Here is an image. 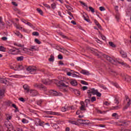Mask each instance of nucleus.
<instances>
[{"label": "nucleus", "mask_w": 131, "mask_h": 131, "mask_svg": "<svg viewBox=\"0 0 131 131\" xmlns=\"http://www.w3.org/2000/svg\"><path fill=\"white\" fill-rule=\"evenodd\" d=\"M17 29H19V30H21V31L24 32L25 31V30L23 29V28L19 25L16 26Z\"/></svg>", "instance_id": "27"}, {"label": "nucleus", "mask_w": 131, "mask_h": 131, "mask_svg": "<svg viewBox=\"0 0 131 131\" xmlns=\"http://www.w3.org/2000/svg\"><path fill=\"white\" fill-rule=\"evenodd\" d=\"M29 51H31L32 52L37 51V48H36V46H32L29 49Z\"/></svg>", "instance_id": "17"}, {"label": "nucleus", "mask_w": 131, "mask_h": 131, "mask_svg": "<svg viewBox=\"0 0 131 131\" xmlns=\"http://www.w3.org/2000/svg\"><path fill=\"white\" fill-rule=\"evenodd\" d=\"M36 10L37 12H38V13L40 14V15H41V16H43V12H42V10H41V9L39 8H37Z\"/></svg>", "instance_id": "22"}, {"label": "nucleus", "mask_w": 131, "mask_h": 131, "mask_svg": "<svg viewBox=\"0 0 131 131\" xmlns=\"http://www.w3.org/2000/svg\"><path fill=\"white\" fill-rule=\"evenodd\" d=\"M94 23H95L96 25L98 27V28L99 29H102V27L101 26L100 24H99V22H98V20H95Z\"/></svg>", "instance_id": "21"}, {"label": "nucleus", "mask_w": 131, "mask_h": 131, "mask_svg": "<svg viewBox=\"0 0 131 131\" xmlns=\"http://www.w3.org/2000/svg\"><path fill=\"white\" fill-rule=\"evenodd\" d=\"M70 83L71 84V85H73V86H76V85H77V81L76 80L74 79H71L70 80Z\"/></svg>", "instance_id": "13"}, {"label": "nucleus", "mask_w": 131, "mask_h": 131, "mask_svg": "<svg viewBox=\"0 0 131 131\" xmlns=\"http://www.w3.org/2000/svg\"><path fill=\"white\" fill-rule=\"evenodd\" d=\"M43 102V100H39L37 101V105L38 106H41V104Z\"/></svg>", "instance_id": "25"}, {"label": "nucleus", "mask_w": 131, "mask_h": 131, "mask_svg": "<svg viewBox=\"0 0 131 131\" xmlns=\"http://www.w3.org/2000/svg\"><path fill=\"white\" fill-rule=\"evenodd\" d=\"M50 93L52 94L54 96H62V93L60 92H58L57 91L54 90H51Z\"/></svg>", "instance_id": "12"}, {"label": "nucleus", "mask_w": 131, "mask_h": 131, "mask_svg": "<svg viewBox=\"0 0 131 131\" xmlns=\"http://www.w3.org/2000/svg\"><path fill=\"white\" fill-rule=\"evenodd\" d=\"M27 25H28V26H30V27H32V24L29 22H28L26 24Z\"/></svg>", "instance_id": "61"}, {"label": "nucleus", "mask_w": 131, "mask_h": 131, "mask_svg": "<svg viewBox=\"0 0 131 131\" xmlns=\"http://www.w3.org/2000/svg\"><path fill=\"white\" fill-rule=\"evenodd\" d=\"M72 77L78 78V77H79V76H78V75H77V74H76L75 73H72Z\"/></svg>", "instance_id": "42"}, {"label": "nucleus", "mask_w": 131, "mask_h": 131, "mask_svg": "<svg viewBox=\"0 0 131 131\" xmlns=\"http://www.w3.org/2000/svg\"><path fill=\"white\" fill-rule=\"evenodd\" d=\"M81 83L82 84H84V85H88V82L85 81H84V80H81Z\"/></svg>", "instance_id": "44"}, {"label": "nucleus", "mask_w": 131, "mask_h": 131, "mask_svg": "<svg viewBox=\"0 0 131 131\" xmlns=\"http://www.w3.org/2000/svg\"><path fill=\"white\" fill-rule=\"evenodd\" d=\"M0 52H6V48L3 46H0Z\"/></svg>", "instance_id": "32"}, {"label": "nucleus", "mask_w": 131, "mask_h": 131, "mask_svg": "<svg viewBox=\"0 0 131 131\" xmlns=\"http://www.w3.org/2000/svg\"><path fill=\"white\" fill-rule=\"evenodd\" d=\"M95 95H96L97 97H101V96H102V94L99 92V91L98 90H96Z\"/></svg>", "instance_id": "31"}, {"label": "nucleus", "mask_w": 131, "mask_h": 131, "mask_svg": "<svg viewBox=\"0 0 131 131\" xmlns=\"http://www.w3.org/2000/svg\"><path fill=\"white\" fill-rule=\"evenodd\" d=\"M99 35H100L102 39H103V40H106V37H105V36L102 35V34L100 32H99Z\"/></svg>", "instance_id": "36"}, {"label": "nucleus", "mask_w": 131, "mask_h": 131, "mask_svg": "<svg viewBox=\"0 0 131 131\" xmlns=\"http://www.w3.org/2000/svg\"><path fill=\"white\" fill-rule=\"evenodd\" d=\"M43 6H45V7L47 8V9H51V6H50V5H49L47 4H43Z\"/></svg>", "instance_id": "51"}, {"label": "nucleus", "mask_w": 131, "mask_h": 131, "mask_svg": "<svg viewBox=\"0 0 131 131\" xmlns=\"http://www.w3.org/2000/svg\"><path fill=\"white\" fill-rule=\"evenodd\" d=\"M82 91H85V90H88V86H83L82 88Z\"/></svg>", "instance_id": "60"}, {"label": "nucleus", "mask_w": 131, "mask_h": 131, "mask_svg": "<svg viewBox=\"0 0 131 131\" xmlns=\"http://www.w3.org/2000/svg\"><path fill=\"white\" fill-rule=\"evenodd\" d=\"M19 101H20V102H23L24 103V102H25V100L24 99V98L20 97L19 98Z\"/></svg>", "instance_id": "59"}, {"label": "nucleus", "mask_w": 131, "mask_h": 131, "mask_svg": "<svg viewBox=\"0 0 131 131\" xmlns=\"http://www.w3.org/2000/svg\"><path fill=\"white\" fill-rule=\"evenodd\" d=\"M36 119L37 120H38V122L39 123L38 125H39V126H43L45 122H41V121L38 118H36Z\"/></svg>", "instance_id": "20"}, {"label": "nucleus", "mask_w": 131, "mask_h": 131, "mask_svg": "<svg viewBox=\"0 0 131 131\" xmlns=\"http://www.w3.org/2000/svg\"><path fill=\"white\" fill-rule=\"evenodd\" d=\"M69 123H71V124H74L75 125H78V122L75 121H73V120H70L69 121Z\"/></svg>", "instance_id": "23"}, {"label": "nucleus", "mask_w": 131, "mask_h": 131, "mask_svg": "<svg viewBox=\"0 0 131 131\" xmlns=\"http://www.w3.org/2000/svg\"><path fill=\"white\" fill-rule=\"evenodd\" d=\"M68 110H69L68 107L67 108L65 106L62 107L61 108V111H62V112H66Z\"/></svg>", "instance_id": "29"}, {"label": "nucleus", "mask_w": 131, "mask_h": 131, "mask_svg": "<svg viewBox=\"0 0 131 131\" xmlns=\"http://www.w3.org/2000/svg\"><path fill=\"white\" fill-rule=\"evenodd\" d=\"M114 103L115 104H116V105H118L119 104V101H118V99L115 98Z\"/></svg>", "instance_id": "43"}, {"label": "nucleus", "mask_w": 131, "mask_h": 131, "mask_svg": "<svg viewBox=\"0 0 131 131\" xmlns=\"http://www.w3.org/2000/svg\"><path fill=\"white\" fill-rule=\"evenodd\" d=\"M97 100V98H96V97L95 96H93L91 98V102H92V103H94V102H95V101Z\"/></svg>", "instance_id": "33"}, {"label": "nucleus", "mask_w": 131, "mask_h": 131, "mask_svg": "<svg viewBox=\"0 0 131 131\" xmlns=\"http://www.w3.org/2000/svg\"><path fill=\"white\" fill-rule=\"evenodd\" d=\"M81 74H83V75H90V72L86 70H82L80 72Z\"/></svg>", "instance_id": "14"}, {"label": "nucleus", "mask_w": 131, "mask_h": 131, "mask_svg": "<svg viewBox=\"0 0 131 131\" xmlns=\"http://www.w3.org/2000/svg\"><path fill=\"white\" fill-rule=\"evenodd\" d=\"M80 105L81 107H80V110L81 111H85L86 110V108H85L86 107V104H85L84 102L81 101Z\"/></svg>", "instance_id": "9"}, {"label": "nucleus", "mask_w": 131, "mask_h": 131, "mask_svg": "<svg viewBox=\"0 0 131 131\" xmlns=\"http://www.w3.org/2000/svg\"><path fill=\"white\" fill-rule=\"evenodd\" d=\"M32 35L34 36H38V35H39V33H38V32H33L32 33Z\"/></svg>", "instance_id": "39"}, {"label": "nucleus", "mask_w": 131, "mask_h": 131, "mask_svg": "<svg viewBox=\"0 0 131 131\" xmlns=\"http://www.w3.org/2000/svg\"><path fill=\"white\" fill-rule=\"evenodd\" d=\"M61 36L62 37V38H68V37H67L65 35L63 34V33L61 34Z\"/></svg>", "instance_id": "56"}, {"label": "nucleus", "mask_w": 131, "mask_h": 131, "mask_svg": "<svg viewBox=\"0 0 131 131\" xmlns=\"http://www.w3.org/2000/svg\"><path fill=\"white\" fill-rule=\"evenodd\" d=\"M115 18L118 22V21H119V19H120V13L118 12V10H117V13L115 15Z\"/></svg>", "instance_id": "16"}, {"label": "nucleus", "mask_w": 131, "mask_h": 131, "mask_svg": "<svg viewBox=\"0 0 131 131\" xmlns=\"http://www.w3.org/2000/svg\"><path fill=\"white\" fill-rule=\"evenodd\" d=\"M24 59V56H19L16 57L17 61H23Z\"/></svg>", "instance_id": "30"}, {"label": "nucleus", "mask_w": 131, "mask_h": 131, "mask_svg": "<svg viewBox=\"0 0 131 131\" xmlns=\"http://www.w3.org/2000/svg\"><path fill=\"white\" fill-rule=\"evenodd\" d=\"M25 91H26L27 93H29V86L27 84H25L23 86Z\"/></svg>", "instance_id": "18"}, {"label": "nucleus", "mask_w": 131, "mask_h": 131, "mask_svg": "<svg viewBox=\"0 0 131 131\" xmlns=\"http://www.w3.org/2000/svg\"><path fill=\"white\" fill-rule=\"evenodd\" d=\"M49 62H54V61H55V57H54V55H50V58L49 59Z\"/></svg>", "instance_id": "24"}, {"label": "nucleus", "mask_w": 131, "mask_h": 131, "mask_svg": "<svg viewBox=\"0 0 131 131\" xmlns=\"http://www.w3.org/2000/svg\"><path fill=\"white\" fill-rule=\"evenodd\" d=\"M68 108L69 110H74L75 108L74 106H68Z\"/></svg>", "instance_id": "53"}, {"label": "nucleus", "mask_w": 131, "mask_h": 131, "mask_svg": "<svg viewBox=\"0 0 131 131\" xmlns=\"http://www.w3.org/2000/svg\"><path fill=\"white\" fill-rule=\"evenodd\" d=\"M67 75H68V76H72V73H71V72H67Z\"/></svg>", "instance_id": "58"}, {"label": "nucleus", "mask_w": 131, "mask_h": 131, "mask_svg": "<svg viewBox=\"0 0 131 131\" xmlns=\"http://www.w3.org/2000/svg\"><path fill=\"white\" fill-rule=\"evenodd\" d=\"M104 105L105 106H109V102H108V101H105L104 102Z\"/></svg>", "instance_id": "62"}, {"label": "nucleus", "mask_w": 131, "mask_h": 131, "mask_svg": "<svg viewBox=\"0 0 131 131\" xmlns=\"http://www.w3.org/2000/svg\"><path fill=\"white\" fill-rule=\"evenodd\" d=\"M29 93L31 97H36V96L38 95V92L35 90H31Z\"/></svg>", "instance_id": "8"}, {"label": "nucleus", "mask_w": 131, "mask_h": 131, "mask_svg": "<svg viewBox=\"0 0 131 131\" xmlns=\"http://www.w3.org/2000/svg\"><path fill=\"white\" fill-rule=\"evenodd\" d=\"M6 115L7 120H11V119H12V116L10 115L9 114H6Z\"/></svg>", "instance_id": "37"}, {"label": "nucleus", "mask_w": 131, "mask_h": 131, "mask_svg": "<svg viewBox=\"0 0 131 131\" xmlns=\"http://www.w3.org/2000/svg\"><path fill=\"white\" fill-rule=\"evenodd\" d=\"M58 58L59 60H62V59H63V56H62V55L59 54V55H58Z\"/></svg>", "instance_id": "55"}, {"label": "nucleus", "mask_w": 131, "mask_h": 131, "mask_svg": "<svg viewBox=\"0 0 131 131\" xmlns=\"http://www.w3.org/2000/svg\"><path fill=\"white\" fill-rule=\"evenodd\" d=\"M14 34L15 35H17V36H18V37H20V38H22L23 37V35H22L20 32L16 31Z\"/></svg>", "instance_id": "19"}, {"label": "nucleus", "mask_w": 131, "mask_h": 131, "mask_svg": "<svg viewBox=\"0 0 131 131\" xmlns=\"http://www.w3.org/2000/svg\"><path fill=\"white\" fill-rule=\"evenodd\" d=\"M96 91L97 90H95V89H91L88 90L87 92V94H89L88 95L89 98H91L92 94L93 95V96H95Z\"/></svg>", "instance_id": "6"}, {"label": "nucleus", "mask_w": 131, "mask_h": 131, "mask_svg": "<svg viewBox=\"0 0 131 131\" xmlns=\"http://www.w3.org/2000/svg\"><path fill=\"white\" fill-rule=\"evenodd\" d=\"M118 109H119V106H113L112 108L113 110H118Z\"/></svg>", "instance_id": "47"}, {"label": "nucleus", "mask_w": 131, "mask_h": 131, "mask_svg": "<svg viewBox=\"0 0 131 131\" xmlns=\"http://www.w3.org/2000/svg\"><path fill=\"white\" fill-rule=\"evenodd\" d=\"M51 8L53 10H55V9H56V4H55V3L52 4L51 5Z\"/></svg>", "instance_id": "46"}, {"label": "nucleus", "mask_w": 131, "mask_h": 131, "mask_svg": "<svg viewBox=\"0 0 131 131\" xmlns=\"http://www.w3.org/2000/svg\"><path fill=\"white\" fill-rule=\"evenodd\" d=\"M12 4L13 5V6H15V7H17V6H18V4H17L15 2H12Z\"/></svg>", "instance_id": "63"}, {"label": "nucleus", "mask_w": 131, "mask_h": 131, "mask_svg": "<svg viewBox=\"0 0 131 131\" xmlns=\"http://www.w3.org/2000/svg\"><path fill=\"white\" fill-rule=\"evenodd\" d=\"M110 46H111V47H112V48H116V46L115 45V44H114V43H113V42L110 41L108 42Z\"/></svg>", "instance_id": "35"}, {"label": "nucleus", "mask_w": 131, "mask_h": 131, "mask_svg": "<svg viewBox=\"0 0 131 131\" xmlns=\"http://www.w3.org/2000/svg\"><path fill=\"white\" fill-rule=\"evenodd\" d=\"M5 96V90L0 89V97H4Z\"/></svg>", "instance_id": "26"}, {"label": "nucleus", "mask_w": 131, "mask_h": 131, "mask_svg": "<svg viewBox=\"0 0 131 131\" xmlns=\"http://www.w3.org/2000/svg\"><path fill=\"white\" fill-rule=\"evenodd\" d=\"M59 85H58L59 89L61 91V92H67V90L65 89V88H67L68 85H66V83L63 82H61V81L59 82Z\"/></svg>", "instance_id": "1"}, {"label": "nucleus", "mask_w": 131, "mask_h": 131, "mask_svg": "<svg viewBox=\"0 0 131 131\" xmlns=\"http://www.w3.org/2000/svg\"><path fill=\"white\" fill-rule=\"evenodd\" d=\"M80 3L81 4V5H83V6L86 7V8H88V5L85 3H83V2L80 1Z\"/></svg>", "instance_id": "48"}, {"label": "nucleus", "mask_w": 131, "mask_h": 131, "mask_svg": "<svg viewBox=\"0 0 131 131\" xmlns=\"http://www.w3.org/2000/svg\"><path fill=\"white\" fill-rule=\"evenodd\" d=\"M97 113H99L100 114H103L104 113H105V111H101L100 110H97Z\"/></svg>", "instance_id": "45"}, {"label": "nucleus", "mask_w": 131, "mask_h": 131, "mask_svg": "<svg viewBox=\"0 0 131 131\" xmlns=\"http://www.w3.org/2000/svg\"><path fill=\"white\" fill-rule=\"evenodd\" d=\"M89 9L92 13H95V9L93 8L92 7H89Z\"/></svg>", "instance_id": "49"}, {"label": "nucleus", "mask_w": 131, "mask_h": 131, "mask_svg": "<svg viewBox=\"0 0 131 131\" xmlns=\"http://www.w3.org/2000/svg\"><path fill=\"white\" fill-rule=\"evenodd\" d=\"M91 102V100L89 99H86L85 100V103L86 104V107H88V105L90 104V102Z\"/></svg>", "instance_id": "34"}, {"label": "nucleus", "mask_w": 131, "mask_h": 131, "mask_svg": "<svg viewBox=\"0 0 131 131\" xmlns=\"http://www.w3.org/2000/svg\"><path fill=\"white\" fill-rule=\"evenodd\" d=\"M99 10L101 12H103V11H105V8H104V7H99Z\"/></svg>", "instance_id": "54"}, {"label": "nucleus", "mask_w": 131, "mask_h": 131, "mask_svg": "<svg viewBox=\"0 0 131 131\" xmlns=\"http://www.w3.org/2000/svg\"><path fill=\"white\" fill-rule=\"evenodd\" d=\"M112 116L113 117H118V114H117L116 113H115L112 114Z\"/></svg>", "instance_id": "50"}, {"label": "nucleus", "mask_w": 131, "mask_h": 131, "mask_svg": "<svg viewBox=\"0 0 131 131\" xmlns=\"http://www.w3.org/2000/svg\"><path fill=\"white\" fill-rule=\"evenodd\" d=\"M103 57L107 60L108 62H110L112 64H115L116 63V61L114 60L113 58H111L110 56L107 55H104Z\"/></svg>", "instance_id": "4"}, {"label": "nucleus", "mask_w": 131, "mask_h": 131, "mask_svg": "<svg viewBox=\"0 0 131 131\" xmlns=\"http://www.w3.org/2000/svg\"><path fill=\"white\" fill-rule=\"evenodd\" d=\"M120 54L122 58H126V57H127L126 53L124 52L123 50H121L120 51Z\"/></svg>", "instance_id": "15"}, {"label": "nucleus", "mask_w": 131, "mask_h": 131, "mask_svg": "<svg viewBox=\"0 0 131 131\" xmlns=\"http://www.w3.org/2000/svg\"><path fill=\"white\" fill-rule=\"evenodd\" d=\"M125 98H126V101L127 102V105L124 107L123 108L124 110H126V109H127L128 107H129V106H130L131 105V99H129L128 98V96H126Z\"/></svg>", "instance_id": "5"}, {"label": "nucleus", "mask_w": 131, "mask_h": 131, "mask_svg": "<svg viewBox=\"0 0 131 131\" xmlns=\"http://www.w3.org/2000/svg\"><path fill=\"white\" fill-rule=\"evenodd\" d=\"M34 88L38 89L39 90H46V87L41 83H36L34 84Z\"/></svg>", "instance_id": "7"}, {"label": "nucleus", "mask_w": 131, "mask_h": 131, "mask_svg": "<svg viewBox=\"0 0 131 131\" xmlns=\"http://www.w3.org/2000/svg\"><path fill=\"white\" fill-rule=\"evenodd\" d=\"M2 40H7L8 39V38L7 37H3L2 38Z\"/></svg>", "instance_id": "64"}, {"label": "nucleus", "mask_w": 131, "mask_h": 131, "mask_svg": "<svg viewBox=\"0 0 131 131\" xmlns=\"http://www.w3.org/2000/svg\"><path fill=\"white\" fill-rule=\"evenodd\" d=\"M0 83H3L6 85H8L9 84V81L7 80V79L3 78H0Z\"/></svg>", "instance_id": "10"}, {"label": "nucleus", "mask_w": 131, "mask_h": 131, "mask_svg": "<svg viewBox=\"0 0 131 131\" xmlns=\"http://www.w3.org/2000/svg\"><path fill=\"white\" fill-rule=\"evenodd\" d=\"M35 42H36V43H37V45H40V43H41V42L39 41V40H38V39L37 38L35 39Z\"/></svg>", "instance_id": "41"}, {"label": "nucleus", "mask_w": 131, "mask_h": 131, "mask_svg": "<svg viewBox=\"0 0 131 131\" xmlns=\"http://www.w3.org/2000/svg\"><path fill=\"white\" fill-rule=\"evenodd\" d=\"M83 18L85 21H86V22H88V23H90L91 22V20L89 18H86L84 15H83Z\"/></svg>", "instance_id": "40"}, {"label": "nucleus", "mask_w": 131, "mask_h": 131, "mask_svg": "<svg viewBox=\"0 0 131 131\" xmlns=\"http://www.w3.org/2000/svg\"><path fill=\"white\" fill-rule=\"evenodd\" d=\"M21 122L24 124L29 123V121L25 118H24L21 120Z\"/></svg>", "instance_id": "28"}, {"label": "nucleus", "mask_w": 131, "mask_h": 131, "mask_svg": "<svg viewBox=\"0 0 131 131\" xmlns=\"http://www.w3.org/2000/svg\"><path fill=\"white\" fill-rule=\"evenodd\" d=\"M27 71H29L31 74H35L37 71V68L35 67L30 66L27 69Z\"/></svg>", "instance_id": "2"}, {"label": "nucleus", "mask_w": 131, "mask_h": 131, "mask_svg": "<svg viewBox=\"0 0 131 131\" xmlns=\"http://www.w3.org/2000/svg\"><path fill=\"white\" fill-rule=\"evenodd\" d=\"M14 46H16V47H19V48H23L24 47V45L18 44L17 43H14Z\"/></svg>", "instance_id": "38"}, {"label": "nucleus", "mask_w": 131, "mask_h": 131, "mask_svg": "<svg viewBox=\"0 0 131 131\" xmlns=\"http://www.w3.org/2000/svg\"><path fill=\"white\" fill-rule=\"evenodd\" d=\"M8 52L9 54H12V55H18V54H20V51L19 49L14 48L11 49H9L8 50Z\"/></svg>", "instance_id": "3"}, {"label": "nucleus", "mask_w": 131, "mask_h": 131, "mask_svg": "<svg viewBox=\"0 0 131 131\" xmlns=\"http://www.w3.org/2000/svg\"><path fill=\"white\" fill-rule=\"evenodd\" d=\"M45 113H46V114H49L50 115H57V116H59L60 115V113L58 112L46 111Z\"/></svg>", "instance_id": "11"}, {"label": "nucleus", "mask_w": 131, "mask_h": 131, "mask_svg": "<svg viewBox=\"0 0 131 131\" xmlns=\"http://www.w3.org/2000/svg\"><path fill=\"white\" fill-rule=\"evenodd\" d=\"M4 26H5V23H3V21H1V23H0V28H3V27H4Z\"/></svg>", "instance_id": "52"}, {"label": "nucleus", "mask_w": 131, "mask_h": 131, "mask_svg": "<svg viewBox=\"0 0 131 131\" xmlns=\"http://www.w3.org/2000/svg\"><path fill=\"white\" fill-rule=\"evenodd\" d=\"M121 64L122 65H123L124 66H125V67H128V65H127V64H126V63H124V62H122L121 63Z\"/></svg>", "instance_id": "57"}]
</instances>
